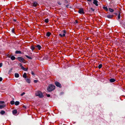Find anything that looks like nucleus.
Listing matches in <instances>:
<instances>
[{
  "label": "nucleus",
  "instance_id": "16",
  "mask_svg": "<svg viewBox=\"0 0 125 125\" xmlns=\"http://www.w3.org/2000/svg\"><path fill=\"white\" fill-rule=\"evenodd\" d=\"M23 77L25 78H26L27 77V74L26 73H24L23 75Z\"/></svg>",
  "mask_w": 125,
  "mask_h": 125
},
{
  "label": "nucleus",
  "instance_id": "15",
  "mask_svg": "<svg viewBox=\"0 0 125 125\" xmlns=\"http://www.w3.org/2000/svg\"><path fill=\"white\" fill-rule=\"evenodd\" d=\"M35 47H37L38 48V49L39 50H40L41 48V46L39 45H38L36 46Z\"/></svg>",
  "mask_w": 125,
  "mask_h": 125
},
{
  "label": "nucleus",
  "instance_id": "24",
  "mask_svg": "<svg viewBox=\"0 0 125 125\" xmlns=\"http://www.w3.org/2000/svg\"><path fill=\"white\" fill-rule=\"evenodd\" d=\"M25 56L27 58H28L29 59H32V58L30 57V56H29L27 55H25Z\"/></svg>",
  "mask_w": 125,
  "mask_h": 125
},
{
  "label": "nucleus",
  "instance_id": "13",
  "mask_svg": "<svg viewBox=\"0 0 125 125\" xmlns=\"http://www.w3.org/2000/svg\"><path fill=\"white\" fill-rule=\"evenodd\" d=\"M110 81L111 82H113L115 81V80L114 79H111L110 80Z\"/></svg>",
  "mask_w": 125,
  "mask_h": 125
},
{
  "label": "nucleus",
  "instance_id": "42",
  "mask_svg": "<svg viewBox=\"0 0 125 125\" xmlns=\"http://www.w3.org/2000/svg\"><path fill=\"white\" fill-rule=\"evenodd\" d=\"M31 74L32 75H34V73L33 72H31Z\"/></svg>",
  "mask_w": 125,
  "mask_h": 125
},
{
  "label": "nucleus",
  "instance_id": "23",
  "mask_svg": "<svg viewBox=\"0 0 125 125\" xmlns=\"http://www.w3.org/2000/svg\"><path fill=\"white\" fill-rule=\"evenodd\" d=\"M109 11L111 12H113L114 11L112 9L109 8Z\"/></svg>",
  "mask_w": 125,
  "mask_h": 125
},
{
  "label": "nucleus",
  "instance_id": "22",
  "mask_svg": "<svg viewBox=\"0 0 125 125\" xmlns=\"http://www.w3.org/2000/svg\"><path fill=\"white\" fill-rule=\"evenodd\" d=\"M107 17L109 18H112L113 17V16L111 15H108L107 16Z\"/></svg>",
  "mask_w": 125,
  "mask_h": 125
},
{
  "label": "nucleus",
  "instance_id": "4",
  "mask_svg": "<svg viewBox=\"0 0 125 125\" xmlns=\"http://www.w3.org/2000/svg\"><path fill=\"white\" fill-rule=\"evenodd\" d=\"M17 59L20 62H22L24 63L26 62L24 59L21 57H18L17 58Z\"/></svg>",
  "mask_w": 125,
  "mask_h": 125
},
{
  "label": "nucleus",
  "instance_id": "33",
  "mask_svg": "<svg viewBox=\"0 0 125 125\" xmlns=\"http://www.w3.org/2000/svg\"><path fill=\"white\" fill-rule=\"evenodd\" d=\"M90 9L91 10H92L93 11H94V9L92 8H90Z\"/></svg>",
  "mask_w": 125,
  "mask_h": 125
},
{
  "label": "nucleus",
  "instance_id": "44",
  "mask_svg": "<svg viewBox=\"0 0 125 125\" xmlns=\"http://www.w3.org/2000/svg\"><path fill=\"white\" fill-rule=\"evenodd\" d=\"M12 31L13 32H14V31L13 29L12 30Z\"/></svg>",
  "mask_w": 125,
  "mask_h": 125
},
{
  "label": "nucleus",
  "instance_id": "11",
  "mask_svg": "<svg viewBox=\"0 0 125 125\" xmlns=\"http://www.w3.org/2000/svg\"><path fill=\"white\" fill-rule=\"evenodd\" d=\"M17 113V111L16 110H14L12 111V113L13 114L15 115Z\"/></svg>",
  "mask_w": 125,
  "mask_h": 125
},
{
  "label": "nucleus",
  "instance_id": "39",
  "mask_svg": "<svg viewBox=\"0 0 125 125\" xmlns=\"http://www.w3.org/2000/svg\"><path fill=\"white\" fill-rule=\"evenodd\" d=\"M89 2H91L92 1L91 0H87Z\"/></svg>",
  "mask_w": 125,
  "mask_h": 125
},
{
  "label": "nucleus",
  "instance_id": "25",
  "mask_svg": "<svg viewBox=\"0 0 125 125\" xmlns=\"http://www.w3.org/2000/svg\"><path fill=\"white\" fill-rule=\"evenodd\" d=\"M10 103L11 104H14V102L13 101H11L10 102Z\"/></svg>",
  "mask_w": 125,
  "mask_h": 125
},
{
  "label": "nucleus",
  "instance_id": "34",
  "mask_svg": "<svg viewBox=\"0 0 125 125\" xmlns=\"http://www.w3.org/2000/svg\"><path fill=\"white\" fill-rule=\"evenodd\" d=\"M34 83H36L38 82V81L37 80H34Z\"/></svg>",
  "mask_w": 125,
  "mask_h": 125
},
{
  "label": "nucleus",
  "instance_id": "37",
  "mask_svg": "<svg viewBox=\"0 0 125 125\" xmlns=\"http://www.w3.org/2000/svg\"><path fill=\"white\" fill-rule=\"evenodd\" d=\"M2 79L1 77H0V81H2Z\"/></svg>",
  "mask_w": 125,
  "mask_h": 125
},
{
  "label": "nucleus",
  "instance_id": "12",
  "mask_svg": "<svg viewBox=\"0 0 125 125\" xmlns=\"http://www.w3.org/2000/svg\"><path fill=\"white\" fill-rule=\"evenodd\" d=\"M5 113V112L3 110H1L0 112V113L2 115H3Z\"/></svg>",
  "mask_w": 125,
  "mask_h": 125
},
{
  "label": "nucleus",
  "instance_id": "36",
  "mask_svg": "<svg viewBox=\"0 0 125 125\" xmlns=\"http://www.w3.org/2000/svg\"><path fill=\"white\" fill-rule=\"evenodd\" d=\"M21 68L22 69V70H23L24 69V67H23V66H22L21 67Z\"/></svg>",
  "mask_w": 125,
  "mask_h": 125
},
{
  "label": "nucleus",
  "instance_id": "26",
  "mask_svg": "<svg viewBox=\"0 0 125 125\" xmlns=\"http://www.w3.org/2000/svg\"><path fill=\"white\" fill-rule=\"evenodd\" d=\"M45 21L46 23H47L49 21V20L48 19H46L45 20Z\"/></svg>",
  "mask_w": 125,
  "mask_h": 125
},
{
  "label": "nucleus",
  "instance_id": "28",
  "mask_svg": "<svg viewBox=\"0 0 125 125\" xmlns=\"http://www.w3.org/2000/svg\"><path fill=\"white\" fill-rule=\"evenodd\" d=\"M120 18V14L119 13L117 19H119Z\"/></svg>",
  "mask_w": 125,
  "mask_h": 125
},
{
  "label": "nucleus",
  "instance_id": "31",
  "mask_svg": "<svg viewBox=\"0 0 125 125\" xmlns=\"http://www.w3.org/2000/svg\"><path fill=\"white\" fill-rule=\"evenodd\" d=\"M103 8L105 10H107V7H103Z\"/></svg>",
  "mask_w": 125,
  "mask_h": 125
},
{
  "label": "nucleus",
  "instance_id": "30",
  "mask_svg": "<svg viewBox=\"0 0 125 125\" xmlns=\"http://www.w3.org/2000/svg\"><path fill=\"white\" fill-rule=\"evenodd\" d=\"M28 68H24V69L23 70L25 71H27L28 70Z\"/></svg>",
  "mask_w": 125,
  "mask_h": 125
},
{
  "label": "nucleus",
  "instance_id": "29",
  "mask_svg": "<svg viewBox=\"0 0 125 125\" xmlns=\"http://www.w3.org/2000/svg\"><path fill=\"white\" fill-rule=\"evenodd\" d=\"M4 102L3 101H0V104H4Z\"/></svg>",
  "mask_w": 125,
  "mask_h": 125
},
{
  "label": "nucleus",
  "instance_id": "20",
  "mask_svg": "<svg viewBox=\"0 0 125 125\" xmlns=\"http://www.w3.org/2000/svg\"><path fill=\"white\" fill-rule=\"evenodd\" d=\"M15 53L16 54L21 53V52L20 51H17L15 52Z\"/></svg>",
  "mask_w": 125,
  "mask_h": 125
},
{
  "label": "nucleus",
  "instance_id": "38",
  "mask_svg": "<svg viewBox=\"0 0 125 125\" xmlns=\"http://www.w3.org/2000/svg\"><path fill=\"white\" fill-rule=\"evenodd\" d=\"M69 5H67L66 7H67V8H69Z\"/></svg>",
  "mask_w": 125,
  "mask_h": 125
},
{
  "label": "nucleus",
  "instance_id": "21",
  "mask_svg": "<svg viewBox=\"0 0 125 125\" xmlns=\"http://www.w3.org/2000/svg\"><path fill=\"white\" fill-rule=\"evenodd\" d=\"M19 102L18 101H16L15 102V104L16 105H18L19 104Z\"/></svg>",
  "mask_w": 125,
  "mask_h": 125
},
{
  "label": "nucleus",
  "instance_id": "7",
  "mask_svg": "<svg viewBox=\"0 0 125 125\" xmlns=\"http://www.w3.org/2000/svg\"><path fill=\"white\" fill-rule=\"evenodd\" d=\"M94 1L93 2V3L96 6H98V1L96 0H93Z\"/></svg>",
  "mask_w": 125,
  "mask_h": 125
},
{
  "label": "nucleus",
  "instance_id": "5",
  "mask_svg": "<svg viewBox=\"0 0 125 125\" xmlns=\"http://www.w3.org/2000/svg\"><path fill=\"white\" fill-rule=\"evenodd\" d=\"M55 84L58 87L60 88H61L62 87L61 84L57 82H55Z\"/></svg>",
  "mask_w": 125,
  "mask_h": 125
},
{
  "label": "nucleus",
  "instance_id": "41",
  "mask_svg": "<svg viewBox=\"0 0 125 125\" xmlns=\"http://www.w3.org/2000/svg\"><path fill=\"white\" fill-rule=\"evenodd\" d=\"M47 96L48 97H50V94H47Z\"/></svg>",
  "mask_w": 125,
  "mask_h": 125
},
{
  "label": "nucleus",
  "instance_id": "19",
  "mask_svg": "<svg viewBox=\"0 0 125 125\" xmlns=\"http://www.w3.org/2000/svg\"><path fill=\"white\" fill-rule=\"evenodd\" d=\"M51 34L50 32H48L46 34V35L47 36L49 37L50 35Z\"/></svg>",
  "mask_w": 125,
  "mask_h": 125
},
{
  "label": "nucleus",
  "instance_id": "35",
  "mask_svg": "<svg viewBox=\"0 0 125 125\" xmlns=\"http://www.w3.org/2000/svg\"><path fill=\"white\" fill-rule=\"evenodd\" d=\"M2 63H0V68L2 66Z\"/></svg>",
  "mask_w": 125,
  "mask_h": 125
},
{
  "label": "nucleus",
  "instance_id": "9",
  "mask_svg": "<svg viewBox=\"0 0 125 125\" xmlns=\"http://www.w3.org/2000/svg\"><path fill=\"white\" fill-rule=\"evenodd\" d=\"M5 106V105L4 104L0 105V109H2V108H4Z\"/></svg>",
  "mask_w": 125,
  "mask_h": 125
},
{
  "label": "nucleus",
  "instance_id": "17",
  "mask_svg": "<svg viewBox=\"0 0 125 125\" xmlns=\"http://www.w3.org/2000/svg\"><path fill=\"white\" fill-rule=\"evenodd\" d=\"M35 47H34V46H32L31 47V49L32 51H33L35 48Z\"/></svg>",
  "mask_w": 125,
  "mask_h": 125
},
{
  "label": "nucleus",
  "instance_id": "43",
  "mask_svg": "<svg viewBox=\"0 0 125 125\" xmlns=\"http://www.w3.org/2000/svg\"><path fill=\"white\" fill-rule=\"evenodd\" d=\"M75 23H78V22L77 20H75Z\"/></svg>",
  "mask_w": 125,
  "mask_h": 125
},
{
  "label": "nucleus",
  "instance_id": "27",
  "mask_svg": "<svg viewBox=\"0 0 125 125\" xmlns=\"http://www.w3.org/2000/svg\"><path fill=\"white\" fill-rule=\"evenodd\" d=\"M102 64H100L99 65L98 67L99 69H100L102 67Z\"/></svg>",
  "mask_w": 125,
  "mask_h": 125
},
{
  "label": "nucleus",
  "instance_id": "1",
  "mask_svg": "<svg viewBox=\"0 0 125 125\" xmlns=\"http://www.w3.org/2000/svg\"><path fill=\"white\" fill-rule=\"evenodd\" d=\"M55 87L54 85L52 84L50 85L47 88V90L49 92H51L55 89Z\"/></svg>",
  "mask_w": 125,
  "mask_h": 125
},
{
  "label": "nucleus",
  "instance_id": "18",
  "mask_svg": "<svg viewBox=\"0 0 125 125\" xmlns=\"http://www.w3.org/2000/svg\"><path fill=\"white\" fill-rule=\"evenodd\" d=\"M10 58L12 60H14L15 59V57L13 56H12Z\"/></svg>",
  "mask_w": 125,
  "mask_h": 125
},
{
  "label": "nucleus",
  "instance_id": "32",
  "mask_svg": "<svg viewBox=\"0 0 125 125\" xmlns=\"http://www.w3.org/2000/svg\"><path fill=\"white\" fill-rule=\"evenodd\" d=\"M25 94V93H24V92H23L22 93V94H21V96H23V95H24V94Z\"/></svg>",
  "mask_w": 125,
  "mask_h": 125
},
{
  "label": "nucleus",
  "instance_id": "6",
  "mask_svg": "<svg viewBox=\"0 0 125 125\" xmlns=\"http://www.w3.org/2000/svg\"><path fill=\"white\" fill-rule=\"evenodd\" d=\"M78 12L81 14H83L84 13V11L83 9H79L78 11Z\"/></svg>",
  "mask_w": 125,
  "mask_h": 125
},
{
  "label": "nucleus",
  "instance_id": "14",
  "mask_svg": "<svg viewBox=\"0 0 125 125\" xmlns=\"http://www.w3.org/2000/svg\"><path fill=\"white\" fill-rule=\"evenodd\" d=\"M26 81L28 83H30L31 82L30 79H26Z\"/></svg>",
  "mask_w": 125,
  "mask_h": 125
},
{
  "label": "nucleus",
  "instance_id": "40",
  "mask_svg": "<svg viewBox=\"0 0 125 125\" xmlns=\"http://www.w3.org/2000/svg\"><path fill=\"white\" fill-rule=\"evenodd\" d=\"M19 65H20V66L21 67L22 66V64L21 63H20L19 64Z\"/></svg>",
  "mask_w": 125,
  "mask_h": 125
},
{
  "label": "nucleus",
  "instance_id": "2",
  "mask_svg": "<svg viewBox=\"0 0 125 125\" xmlns=\"http://www.w3.org/2000/svg\"><path fill=\"white\" fill-rule=\"evenodd\" d=\"M35 94L36 96H38L40 98H42L43 97L42 93L40 91L37 92L35 93Z\"/></svg>",
  "mask_w": 125,
  "mask_h": 125
},
{
  "label": "nucleus",
  "instance_id": "3",
  "mask_svg": "<svg viewBox=\"0 0 125 125\" xmlns=\"http://www.w3.org/2000/svg\"><path fill=\"white\" fill-rule=\"evenodd\" d=\"M66 31L65 30L62 31L61 33L59 34V35L61 37H64L65 36Z\"/></svg>",
  "mask_w": 125,
  "mask_h": 125
},
{
  "label": "nucleus",
  "instance_id": "10",
  "mask_svg": "<svg viewBox=\"0 0 125 125\" xmlns=\"http://www.w3.org/2000/svg\"><path fill=\"white\" fill-rule=\"evenodd\" d=\"M15 76L16 78H18L19 76V74L16 73L15 74Z\"/></svg>",
  "mask_w": 125,
  "mask_h": 125
},
{
  "label": "nucleus",
  "instance_id": "8",
  "mask_svg": "<svg viewBox=\"0 0 125 125\" xmlns=\"http://www.w3.org/2000/svg\"><path fill=\"white\" fill-rule=\"evenodd\" d=\"M33 5L34 7H36L38 6V4L37 2H35L33 3Z\"/></svg>",
  "mask_w": 125,
  "mask_h": 125
}]
</instances>
